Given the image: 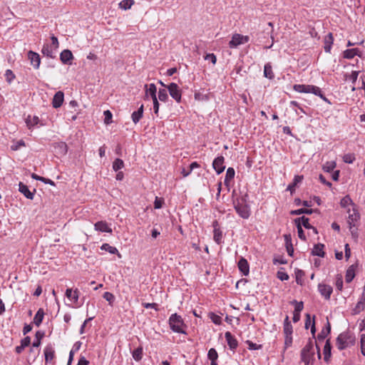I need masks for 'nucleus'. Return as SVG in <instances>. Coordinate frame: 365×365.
<instances>
[{
	"label": "nucleus",
	"mask_w": 365,
	"mask_h": 365,
	"mask_svg": "<svg viewBox=\"0 0 365 365\" xmlns=\"http://www.w3.org/2000/svg\"><path fill=\"white\" fill-rule=\"evenodd\" d=\"M170 329L175 333L187 334V325L185 324L182 317L177 313L172 314L168 319Z\"/></svg>",
	"instance_id": "1"
},
{
	"label": "nucleus",
	"mask_w": 365,
	"mask_h": 365,
	"mask_svg": "<svg viewBox=\"0 0 365 365\" xmlns=\"http://www.w3.org/2000/svg\"><path fill=\"white\" fill-rule=\"evenodd\" d=\"M355 336L349 332L345 331L341 333L336 338V346L339 350H344L351 347L355 344Z\"/></svg>",
	"instance_id": "2"
},
{
	"label": "nucleus",
	"mask_w": 365,
	"mask_h": 365,
	"mask_svg": "<svg viewBox=\"0 0 365 365\" xmlns=\"http://www.w3.org/2000/svg\"><path fill=\"white\" fill-rule=\"evenodd\" d=\"M234 207L237 213L243 219H248L251 212L250 206L246 202L245 197L238 198L234 201Z\"/></svg>",
	"instance_id": "3"
},
{
	"label": "nucleus",
	"mask_w": 365,
	"mask_h": 365,
	"mask_svg": "<svg viewBox=\"0 0 365 365\" xmlns=\"http://www.w3.org/2000/svg\"><path fill=\"white\" fill-rule=\"evenodd\" d=\"M314 341L312 339H309L308 342L301 351V360L304 363V365H309L314 361Z\"/></svg>",
	"instance_id": "4"
},
{
	"label": "nucleus",
	"mask_w": 365,
	"mask_h": 365,
	"mask_svg": "<svg viewBox=\"0 0 365 365\" xmlns=\"http://www.w3.org/2000/svg\"><path fill=\"white\" fill-rule=\"evenodd\" d=\"M65 295L73 306L79 307L83 305V302H79V291L78 289L68 288L66 290Z\"/></svg>",
	"instance_id": "5"
},
{
	"label": "nucleus",
	"mask_w": 365,
	"mask_h": 365,
	"mask_svg": "<svg viewBox=\"0 0 365 365\" xmlns=\"http://www.w3.org/2000/svg\"><path fill=\"white\" fill-rule=\"evenodd\" d=\"M347 213L349 215L348 216V224L349 225V229L353 232V227H356V223L358 222V220L360 219V215L356 210V207L351 208H348Z\"/></svg>",
	"instance_id": "6"
},
{
	"label": "nucleus",
	"mask_w": 365,
	"mask_h": 365,
	"mask_svg": "<svg viewBox=\"0 0 365 365\" xmlns=\"http://www.w3.org/2000/svg\"><path fill=\"white\" fill-rule=\"evenodd\" d=\"M250 40L248 36H243L240 34H235L229 42V46L231 48H237L238 46L247 43Z\"/></svg>",
	"instance_id": "7"
},
{
	"label": "nucleus",
	"mask_w": 365,
	"mask_h": 365,
	"mask_svg": "<svg viewBox=\"0 0 365 365\" xmlns=\"http://www.w3.org/2000/svg\"><path fill=\"white\" fill-rule=\"evenodd\" d=\"M167 88L170 96L178 103H180L182 93L179 86L175 83H171L167 86Z\"/></svg>",
	"instance_id": "8"
},
{
	"label": "nucleus",
	"mask_w": 365,
	"mask_h": 365,
	"mask_svg": "<svg viewBox=\"0 0 365 365\" xmlns=\"http://www.w3.org/2000/svg\"><path fill=\"white\" fill-rule=\"evenodd\" d=\"M317 86L305 85V84H295L293 86V89L298 93H313L317 90Z\"/></svg>",
	"instance_id": "9"
},
{
	"label": "nucleus",
	"mask_w": 365,
	"mask_h": 365,
	"mask_svg": "<svg viewBox=\"0 0 365 365\" xmlns=\"http://www.w3.org/2000/svg\"><path fill=\"white\" fill-rule=\"evenodd\" d=\"M317 288L320 294L324 297L325 299L329 300L330 299L331 294L333 292V288L330 285L319 283Z\"/></svg>",
	"instance_id": "10"
},
{
	"label": "nucleus",
	"mask_w": 365,
	"mask_h": 365,
	"mask_svg": "<svg viewBox=\"0 0 365 365\" xmlns=\"http://www.w3.org/2000/svg\"><path fill=\"white\" fill-rule=\"evenodd\" d=\"M212 226L214 227L213 230V240L217 245H221L223 243V234L220 228L218 227V222L217 221L213 222Z\"/></svg>",
	"instance_id": "11"
},
{
	"label": "nucleus",
	"mask_w": 365,
	"mask_h": 365,
	"mask_svg": "<svg viewBox=\"0 0 365 365\" xmlns=\"http://www.w3.org/2000/svg\"><path fill=\"white\" fill-rule=\"evenodd\" d=\"M27 57L34 68L38 69L41 63V58L39 54L34 51H29L27 53Z\"/></svg>",
	"instance_id": "12"
},
{
	"label": "nucleus",
	"mask_w": 365,
	"mask_h": 365,
	"mask_svg": "<svg viewBox=\"0 0 365 365\" xmlns=\"http://www.w3.org/2000/svg\"><path fill=\"white\" fill-rule=\"evenodd\" d=\"M224 161L225 158L223 156H218L213 160L212 167L218 175L222 173L225 169Z\"/></svg>",
	"instance_id": "13"
},
{
	"label": "nucleus",
	"mask_w": 365,
	"mask_h": 365,
	"mask_svg": "<svg viewBox=\"0 0 365 365\" xmlns=\"http://www.w3.org/2000/svg\"><path fill=\"white\" fill-rule=\"evenodd\" d=\"M73 58L72 52L68 49H64L60 53V60L63 64L71 65Z\"/></svg>",
	"instance_id": "14"
},
{
	"label": "nucleus",
	"mask_w": 365,
	"mask_h": 365,
	"mask_svg": "<svg viewBox=\"0 0 365 365\" xmlns=\"http://www.w3.org/2000/svg\"><path fill=\"white\" fill-rule=\"evenodd\" d=\"M94 228L96 231L101 232L111 233L112 229L106 221H98L94 224Z\"/></svg>",
	"instance_id": "15"
},
{
	"label": "nucleus",
	"mask_w": 365,
	"mask_h": 365,
	"mask_svg": "<svg viewBox=\"0 0 365 365\" xmlns=\"http://www.w3.org/2000/svg\"><path fill=\"white\" fill-rule=\"evenodd\" d=\"M64 94L62 91H58L55 93L53 100L52 106L55 108L61 107L63 103Z\"/></svg>",
	"instance_id": "16"
},
{
	"label": "nucleus",
	"mask_w": 365,
	"mask_h": 365,
	"mask_svg": "<svg viewBox=\"0 0 365 365\" xmlns=\"http://www.w3.org/2000/svg\"><path fill=\"white\" fill-rule=\"evenodd\" d=\"M19 192H21L26 198L29 200L34 199V192H36L35 189L33 192L30 191L28 186L24 185L23 182H19Z\"/></svg>",
	"instance_id": "17"
},
{
	"label": "nucleus",
	"mask_w": 365,
	"mask_h": 365,
	"mask_svg": "<svg viewBox=\"0 0 365 365\" xmlns=\"http://www.w3.org/2000/svg\"><path fill=\"white\" fill-rule=\"evenodd\" d=\"M225 337L230 349L234 350L237 347L238 342L230 331L225 332Z\"/></svg>",
	"instance_id": "18"
},
{
	"label": "nucleus",
	"mask_w": 365,
	"mask_h": 365,
	"mask_svg": "<svg viewBox=\"0 0 365 365\" xmlns=\"http://www.w3.org/2000/svg\"><path fill=\"white\" fill-rule=\"evenodd\" d=\"M26 123L29 129H32L34 128V126L38 125L40 124V125H43L42 123H40V120L38 116L34 115H28L26 118Z\"/></svg>",
	"instance_id": "19"
},
{
	"label": "nucleus",
	"mask_w": 365,
	"mask_h": 365,
	"mask_svg": "<svg viewBox=\"0 0 365 365\" xmlns=\"http://www.w3.org/2000/svg\"><path fill=\"white\" fill-rule=\"evenodd\" d=\"M238 268L240 270V272L243 274L245 276H247L250 273V267L249 264L243 257H241V259L238 262Z\"/></svg>",
	"instance_id": "20"
},
{
	"label": "nucleus",
	"mask_w": 365,
	"mask_h": 365,
	"mask_svg": "<svg viewBox=\"0 0 365 365\" xmlns=\"http://www.w3.org/2000/svg\"><path fill=\"white\" fill-rule=\"evenodd\" d=\"M45 360L46 363L52 362L55 356V351L51 345H47L44 349Z\"/></svg>",
	"instance_id": "21"
},
{
	"label": "nucleus",
	"mask_w": 365,
	"mask_h": 365,
	"mask_svg": "<svg viewBox=\"0 0 365 365\" xmlns=\"http://www.w3.org/2000/svg\"><path fill=\"white\" fill-rule=\"evenodd\" d=\"M145 90L146 98H148V96H150L152 100L155 99V98H157V96H156L157 88L154 83H150L149 85L145 84Z\"/></svg>",
	"instance_id": "22"
},
{
	"label": "nucleus",
	"mask_w": 365,
	"mask_h": 365,
	"mask_svg": "<svg viewBox=\"0 0 365 365\" xmlns=\"http://www.w3.org/2000/svg\"><path fill=\"white\" fill-rule=\"evenodd\" d=\"M365 309V286L361 294L360 300L356 304L354 312L355 314H359Z\"/></svg>",
	"instance_id": "23"
},
{
	"label": "nucleus",
	"mask_w": 365,
	"mask_h": 365,
	"mask_svg": "<svg viewBox=\"0 0 365 365\" xmlns=\"http://www.w3.org/2000/svg\"><path fill=\"white\" fill-rule=\"evenodd\" d=\"M283 333L284 335L292 336L293 327L288 316H286L284 321Z\"/></svg>",
	"instance_id": "24"
},
{
	"label": "nucleus",
	"mask_w": 365,
	"mask_h": 365,
	"mask_svg": "<svg viewBox=\"0 0 365 365\" xmlns=\"http://www.w3.org/2000/svg\"><path fill=\"white\" fill-rule=\"evenodd\" d=\"M331 331V324L327 321L326 326L322 329V330L320 331V333L317 335V340L319 341H323L327 336L329 334Z\"/></svg>",
	"instance_id": "25"
},
{
	"label": "nucleus",
	"mask_w": 365,
	"mask_h": 365,
	"mask_svg": "<svg viewBox=\"0 0 365 365\" xmlns=\"http://www.w3.org/2000/svg\"><path fill=\"white\" fill-rule=\"evenodd\" d=\"M331 346L330 344V340L327 339L326 341V343H325L324 349H323L324 360L326 362L329 361V359H330L331 355Z\"/></svg>",
	"instance_id": "26"
},
{
	"label": "nucleus",
	"mask_w": 365,
	"mask_h": 365,
	"mask_svg": "<svg viewBox=\"0 0 365 365\" xmlns=\"http://www.w3.org/2000/svg\"><path fill=\"white\" fill-rule=\"evenodd\" d=\"M334 38L331 33H329L324 38V49L325 52L329 53L331 49V45L333 44Z\"/></svg>",
	"instance_id": "27"
},
{
	"label": "nucleus",
	"mask_w": 365,
	"mask_h": 365,
	"mask_svg": "<svg viewBox=\"0 0 365 365\" xmlns=\"http://www.w3.org/2000/svg\"><path fill=\"white\" fill-rule=\"evenodd\" d=\"M356 56H360V51L359 48L346 49L343 53V57L347 59H351Z\"/></svg>",
	"instance_id": "28"
},
{
	"label": "nucleus",
	"mask_w": 365,
	"mask_h": 365,
	"mask_svg": "<svg viewBox=\"0 0 365 365\" xmlns=\"http://www.w3.org/2000/svg\"><path fill=\"white\" fill-rule=\"evenodd\" d=\"M143 105L142 104L140 108L138 109V110L134 111L131 115V118L133 122L136 124L138 123L140 120L142 118L143 115Z\"/></svg>",
	"instance_id": "29"
},
{
	"label": "nucleus",
	"mask_w": 365,
	"mask_h": 365,
	"mask_svg": "<svg viewBox=\"0 0 365 365\" xmlns=\"http://www.w3.org/2000/svg\"><path fill=\"white\" fill-rule=\"evenodd\" d=\"M324 245L323 244L318 243L315 245L312 252V255L324 257L325 255V252H324Z\"/></svg>",
	"instance_id": "30"
},
{
	"label": "nucleus",
	"mask_w": 365,
	"mask_h": 365,
	"mask_svg": "<svg viewBox=\"0 0 365 365\" xmlns=\"http://www.w3.org/2000/svg\"><path fill=\"white\" fill-rule=\"evenodd\" d=\"M303 178V175H295L293 182L287 186V190H289L291 193L294 192L297 185L302 181Z\"/></svg>",
	"instance_id": "31"
},
{
	"label": "nucleus",
	"mask_w": 365,
	"mask_h": 365,
	"mask_svg": "<svg viewBox=\"0 0 365 365\" xmlns=\"http://www.w3.org/2000/svg\"><path fill=\"white\" fill-rule=\"evenodd\" d=\"M309 218L304 216L297 217L294 220L296 225H300L301 227L303 225L306 229H311L312 226L309 224Z\"/></svg>",
	"instance_id": "32"
},
{
	"label": "nucleus",
	"mask_w": 365,
	"mask_h": 365,
	"mask_svg": "<svg viewBox=\"0 0 365 365\" xmlns=\"http://www.w3.org/2000/svg\"><path fill=\"white\" fill-rule=\"evenodd\" d=\"M41 52L44 56H47L48 58H55L53 49L52 48V46L48 45V43H46L43 46Z\"/></svg>",
	"instance_id": "33"
},
{
	"label": "nucleus",
	"mask_w": 365,
	"mask_h": 365,
	"mask_svg": "<svg viewBox=\"0 0 365 365\" xmlns=\"http://www.w3.org/2000/svg\"><path fill=\"white\" fill-rule=\"evenodd\" d=\"M101 249L102 250H105L106 252H108L110 254H113V255H118V256L119 257H121L120 254L119 253L118 250H117L116 247H113V246H110L109 244L108 243H104L101 245Z\"/></svg>",
	"instance_id": "34"
},
{
	"label": "nucleus",
	"mask_w": 365,
	"mask_h": 365,
	"mask_svg": "<svg viewBox=\"0 0 365 365\" xmlns=\"http://www.w3.org/2000/svg\"><path fill=\"white\" fill-rule=\"evenodd\" d=\"M44 316V312L43 309H39L37 312L36 313L34 318V323L36 324V327H39L41 324L43 319Z\"/></svg>",
	"instance_id": "35"
},
{
	"label": "nucleus",
	"mask_w": 365,
	"mask_h": 365,
	"mask_svg": "<svg viewBox=\"0 0 365 365\" xmlns=\"http://www.w3.org/2000/svg\"><path fill=\"white\" fill-rule=\"evenodd\" d=\"M340 205L344 208H347L349 205H351L352 207H356L349 195H346L341 200Z\"/></svg>",
	"instance_id": "36"
},
{
	"label": "nucleus",
	"mask_w": 365,
	"mask_h": 365,
	"mask_svg": "<svg viewBox=\"0 0 365 365\" xmlns=\"http://www.w3.org/2000/svg\"><path fill=\"white\" fill-rule=\"evenodd\" d=\"M354 277H355V271H354V266L352 265V266L349 267L346 272V275H345L346 282L350 283L353 280Z\"/></svg>",
	"instance_id": "37"
},
{
	"label": "nucleus",
	"mask_w": 365,
	"mask_h": 365,
	"mask_svg": "<svg viewBox=\"0 0 365 365\" xmlns=\"http://www.w3.org/2000/svg\"><path fill=\"white\" fill-rule=\"evenodd\" d=\"M264 77L272 79L274 77V73L272 71V68L270 63H266L264 67Z\"/></svg>",
	"instance_id": "38"
},
{
	"label": "nucleus",
	"mask_w": 365,
	"mask_h": 365,
	"mask_svg": "<svg viewBox=\"0 0 365 365\" xmlns=\"http://www.w3.org/2000/svg\"><path fill=\"white\" fill-rule=\"evenodd\" d=\"M143 347L139 346V347L136 348L135 349H134L133 351L132 352L133 358L136 361H140L143 358Z\"/></svg>",
	"instance_id": "39"
},
{
	"label": "nucleus",
	"mask_w": 365,
	"mask_h": 365,
	"mask_svg": "<svg viewBox=\"0 0 365 365\" xmlns=\"http://www.w3.org/2000/svg\"><path fill=\"white\" fill-rule=\"evenodd\" d=\"M235 170L232 168H229L226 171V175L225 178V184L228 185L230 182L235 177Z\"/></svg>",
	"instance_id": "40"
},
{
	"label": "nucleus",
	"mask_w": 365,
	"mask_h": 365,
	"mask_svg": "<svg viewBox=\"0 0 365 365\" xmlns=\"http://www.w3.org/2000/svg\"><path fill=\"white\" fill-rule=\"evenodd\" d=\"M43 336H44L43 332H41L39 331H36V335H35V339L32 344V346L34 348H36V349L38 348V346L41 344V339L43 337Z\"/></svg>",
	"instance_id": "41"
},
{
	"label": "nucleus",
	"mask_w": 365,
	"mask_h": 365,
	"mask_svg": "<svg viewBox=\"0 0 365 365\" xmlns=\"http://www.w3.org/2000/svg\"><path fill=\"white\" fill-rule=\"evenodd\" d=\"M314 210L312 209H307V208H300L295 210H292L290 214L292 215H299L302 214L311 215L312 214Z\"/></svg>",
	"instance_id": "42"
},
{
	"label": "nucleus",
	"mask_w": 365,
	"mask_h": 365,
	"mask_svg": "<svg viewBox=\"0 0 365 365\" xmlns=\"http://www.w3.org/2000/svg\"><path fill=\"white\" fill-rule=\"evenodd\" d=\"M134 4V0H122L119 3V8L123 10H128Z\"/></svg>",
	"instance_id": "43"
},
{
	"label": "nucleus",
	"mask_w": 365,
	"mask_h": 365,
	"mask_svg": "<svg viewBox=\"0 0 365 365\" xmlns=\"http://www.w3.org/2000/svg\"><path fill=\"white\" fill-rule=\"evenodd\" d=\"M336 166L335 161H327L323 165V170L327 173L331 172Z\"/></svg>",
	"instance_id": "44"
},
{
	"label": "nucleus",
	"mask_w": 365,
	"mask_h": 365,
	"mask_svg": "<svg viewBox=\"0 0 365 365\" xmlns=\"http://www.w3.org/2000/svg\"><path fill=\"white\" fill-rule=\"evenodd\" d=\"M158 100L159 99L162 102H166L168 100V90L163 88L159 89Z\"/></svg>",
	"instance_id": "45"
},
{
	"label": "nucleus",
	"mask_w": 365,
	"mask_h": 365,
	"mask_svg": "<svg viewBox=\"0 0 365 365\" xmlns=\"http://www.w3.org/2000/svg\"><path fill=\"white\" fill-rule=\"evenodd\" d=\"M207 357L211 361V363L216 362L218 354L217 351L214 348H211L207 353Z\"/></svg>",
	"instance_id": "46"
},
{
	"label": "nucleus",
	"mask_w": 365,
	"mask_h": 365,
	"mask_svg": "<svg viewBox=\"0 0 365 365\" xmlns=\"http://www.w3.org/2000/svg\"><path fill=\"white\" fill-rule=\"evenodd\" d=\"M124 167V162L120 158H116L113 163V169L117 172Z\"/></svg>",
	"instance_id": "47"
},
{
	"label": "nucleus",
	"mask_w": 365,
	"mask_h": 365,
	"mask_svg": "<svg viewBox=\"0 0 365 365\" xmlns=\"http://www.w3.org/2000/svg\"><path fill=\"white\" fill-rule=\"evenodd\" d=\"M293 342L292 336L284 335V345L283 352H284L288 348L292 346Z\"/></svg>",
	"instance_id": "48"
},
{
	"label": "nucleus",
	"mask_w": 365,
	"mask_h": 365,
	"mask_svg": "<svg viewBox=\"0 0 365 365\" xmlns=\"http://www.w3.org/2000/svg\"><path fill=\"white\" fill-rule=\"evenodd\" d=\"M355 159V155L354 153H346L343 156L344 162L349 164L352 163Z\"/></svg>",
	"instance_id": "49"
},
{
	"label": "nucleus",
	"mask_w": 365,
	"mask_h": 365,
	"mask_svg": "<svg viewBox=\"0 0 365 365\" xmlns=\"http://www.w3.org/2000/svg\"><path fill=\"white\" fill-rule=\"evenodd\" d=\"M314 94L315 96L320 97L324 102H326L329 104H331L330 101L323 94V93L319 87H318V86L317 87V90H316V91H314Z\"/></svg>",
	"instance_id": "50"
},
{
	"label": "nucleus",
	"mask_w": 365,
	"mask_h": 365,
	"mask_svg": "<svg viewBox=\"0 0 365 365\" xmlns=\"http://www.w3.org/2000/svg\"><path fill=\"white\" fill-rule=\"evenodd\" d=\"M103 298L107 301L108 302L109 304L110 305H112L114 300H115V297L114 295L109 292H106L104 294H103Z\"/></svg>",
	"instance_id": "51"
},
{
	"label": "nucleus",
	"mask_w": 365,
	"mask_h": 365,
	"mask_svg": "<svg viewBox=\"0 0 365 365\" xmlns=\"http://www.w3.org/2000/svg\"><path fill=\"white\" fill-rule=\"evenodd\" d=\"M5 77H6V81L9 83H11L12 82V81L15 78L16 76L11 70L7 69L5 73Z\"/></svg>",
	"instance_id": "52"
},
{
	"label": "nucleus",
	"mask_w": 365,
	"mask_h": 365,
	"mask_svg": "<svg viewBox=\"0 0 365 365\" xmlns=\"http://www.w3.org/2000/svg\"><path fill=\"white\" fill-rule=\"evenodd\" d=\"M103 114L105 116L104 123L106 125L110 124L112 122V117H113L112 113L109 110H107L104 111Z\"/></svg>",
	"instance_id": "53"
},
{
	"label": "nucleus",
	"mask_w": 365,
	"mask_h": 365,
	"mask_svg": "<svg viewBox=\"0 0 365 365\" xmlns=\"http://www.w3.org/2000/svg\"><path fill=\"white\" fill-rule=\"evenodd\" d=\"M359 73V71H353L349 76H346V78L351 81L353 84H355L358 78Z\"/></svg>",
	"instance_id": "54"
},
{
	"label": "nucleus",
	"mask_w": 365,
	"mask_h": 365,
	"mask_svg": "<svg viewBox=\"0 0 365 365\" xmlns=\"http://www.w3.org/2000/svg\"><path fill=\"white\" fill-rule=\"evenodd\" d=\"M336 287L339 291H341L343 289V279L342 276L338 274L336 278Z\"/></svg>",
	"instance_id": "55"
},
{
	"label": "nucleus",
	"mask_w": 365,
	"mask_h": 365,
	"mask_svg": "<svg viewBox=\"0 0 365 365\" xmlns=\"http://www.w3.org/2000/svg\"><path fill=\"white\" fill-rule=\"evenodd\" d=\"M292 303L295 304L294 312L300 313L304 308L303 302H298L297 301L294 300L292 302Z\"/></svg>",
	"instance_id": "56"
},
{
	"label": "nucleus",
	"mask_w": 365,
	"mask_h": 365,
	"mask_svg": "<svg viewBox=\"0 0 365 365\" xmlns=\"http://www.w3.org/2000/svg\"><path fill=\"white\" fill-rule=\"evenodd\" d=\"M247 344L248 345V349L250 350H258L262 348L261 344H257L249 340L247 341Z\"/></svg>",
	"instance_id": "57"
},
{
	"label": "nucleus",
	"mask_w": 365,
	"mask_h": 365,
	"mask_svg": "<svg viewBox=\"0 0 365 365\" xmlns=\"http://www.w3.org/2000/svg\"><path fill=\"white\" fill-rule=\"evenodd\" d=\"M163 203H164V200L163 198L156 197L155 199V202H154L155 209L161 208Z\"/></svg>",
	"instance_id": "58"
},
{
	"label": "nucleus",
	"mask_w": 365,
	"mask_h": 365,
	"mask_svg": "<svg viewBox=\"0 0 365 365\" xmlns=\"http://www.w3.org/2000/svg\"><path fill=\"white\" fill-rule=\"evenodd\" d=\"M51 46L53 48V50H56L59 46V43L57 37H56L54 35H52L51 36Z\"/></svg>",
	"instance_id": "59"
},
{
	"label": "nucleus",
	"mask_w": 365,
	"mask_h": 365,
	"mask_svg": "<svg viewBox=\"0 0 365 365\" xmlns=\"http://www.w3.org/2000/svg\"><path fill=\"white\" fill-rule=\"evenodd\" d=\"M297 228L298 237L302 240H306V236L304 235V230L300 225H296Z\"/></svg>",
	"instance_id": "60"
},
{
	"label": "nucleus",
	"mask_w": 365,
	"mask_h": 365,
	"mask_svg": "<svg viewBox=\"0 0 365 365\" xmlns=\"http://www.w3.org/2000/svg\"><path fill=\"white\" fill-rule=\"evenodd\" d=\"M278 279H279L282 281H285L289 279V275L285 272L282 271H279L277 274Z\"/></svg>",
	"instance_id": "61"
},
{
	"label": "nucleus",
	"mask_w": 365,
	"mask_h": 365,
	"mask_svg": "<svg viewBox=\"0 0 365 365\" xmlns=\"http://www.w3.org/2000/svg\"><path fill=\"white\" fill-rule=\"evenodd\" d=\"M360 344L361 352L364 356H365V334H362L361 336Z\"/></svg>",
	"instance_id": "62"
},
{
	"label": "nucleus",
	"mask_w": 365,
	"mask_h": 365,
	"mask_svg": "<svg viewBox=\"0 0 365 365\" xmlns=\"http://www.w3.org/2000/svg\"><path fill=\"white\" fill-rule=\"evenodd\" d=\"M205 59L207 61H210L212 64H215L217 61V58L214 53H208L205 56Z\"/></svg>",
	"instance_id": "63"
},
{
	"label": "nucleus",
	"mask_w": 365,
	"mask_h": 365,
	"mask_svg": "<svg viewBox=\"0 0 365 365\" xmlns=\"http://www.w3.org/2000/svg\"><path fill=\"white\" fill-rule=\"evenodd\" d=\"M58 147L61 154L65 155L67 153V145L66 143H60L58 144Z\"/></svg>",
	"instance_id": "64"
}]
</instances>
